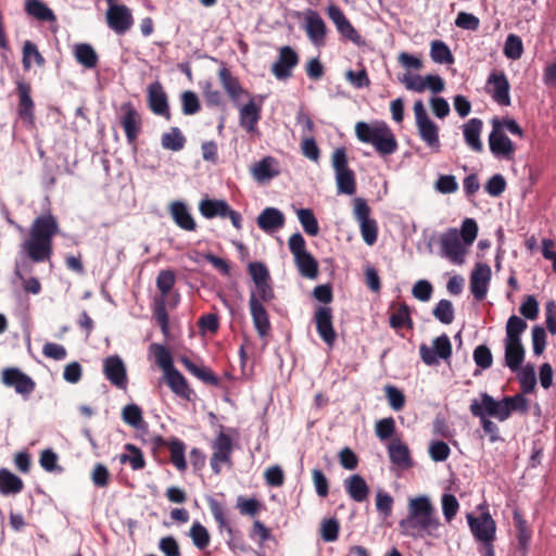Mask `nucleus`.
Wrapping results in <instances>:
<instances>
[{"instance_id": "obj_54", "label": "nucleus", "mask_w": 556, "mask_h": 556, "mask_svg": "<svg viewBox=\"0 0 556 556\" xmlns=\"http://www.w3.org/2000/svg\"><path fill=\"white\" fill-rule=\"evenodd\" d=\"M503 52L507 59H520L523 53V45L521 38L515 34H509L506 38Z\"/></svg>"}, {"instance_id": "obj_51", "label": "nucleus", "mask_w": 556, "mask_h": 556, "mask_svg": "<svg viewBox=\"0 0 556 556\" xmlns=\"http://www.w3.org/2000/svg\"><path fill=\"white\" fill-rule=\"evenodd\" d=\"M526 329L527 323L522 318L511 315L506 324L505 341L521 342V334Z\"/></svg>"}, {"instance_id": "obj_3", "label": "nucleus", "mask_w": 556, "mask_h": 556, "mask_svg": "<svg viewBox=\"0 0 556 556\" xmlns=\"http://www.w3.org/2000/svg\"><path fill=\"white\" fill-rule=\"evenodd\" d=\"M355 135L361 142L374 146L376 152L381 156L391 155L399 149L394 132L383 121L357 122Z\"/></svg>"}, {"instance_id": "obj_23", "label": "nucleus", "mask_w": 556, "mask_h": 556, "mask_svg": "<svg viewBox=\"0 0 556 556\" xmlns=\"http://www.w3.org/2000/svg\"><path fill=\"white\" fill-rule=\"evenodd\" d=\"M218 78L222 87L233 103H237L242 96H250V93L241 86L239 79L235 77L226 66L218 70Z\"/></svg>"}, {"instance_id": "obj_19", "label": "nucleus", "mask_w": 556, "mask_h": 556, "mask_svg": "<svg viewBox=\"0 0 556 556\" xmlns=\"http://www.w3.org/2000/svg\"><path fill=\"white\" fill-rule=\"evenodd\" d=\"M491 267L485 263H477L470 274V292L476 301H483L488 294L491 280Z\"/></svg>"}, {"instance_id": "obj_25", "label": "nucleus", "mask_w": 556, "mask_h": 556, "mask_svg": "<svg viewBox=\"0 0 556 556\" xmlns=\"http://www.w3.org/2000/svg\"><path fill=\"white\" fill-rule=\"evenodd\" d=\"M249 306L254 327L260 337H266L270 331V321L267 311L262 303H258L254 293L250 294Z\"/></svg>"}, {"instance_id": "obj_9", "label": "nucleus", "mask_w": 556, "mask_h": 556, "mask_svg": "<svg viewBox=\"0 0 556 556\" xmlns=\"http://www.w3.org/2000/svg\"><path fill=\"white\" fill-rule=\"evenodd\" d=\"M421 361L428 366L440 364L439 358L446 361L452 355V344L447 334L443 333L432 341V348L422 343L419 346Z\"/></svg>"}, {"instance_id": "obj_33", "label": "nucleus", "mask_w": 556, "mask_h": 556, "mask_svg": "<svg viewBox=\"0 0 556 556\" xmlns=\"http://www.w3.org/2000/svg\"><path fill=\"white\" fill-rule=\"evenodd\" d=\"M199 211L207 219L215 217L227 218L229 204L225 200L203 199L199 203Z\"/></svg>"}, {"instance_id": "obj_55", "label": "nucleus", "mask_w": 556, "mask_h": 556, "mask_svg": "<svg viewBox=\"0 0 556 556\" xmlns=\"http://www.w3.org/2000/svg\"><path fill=\"white\" fill-rule=\"evenodd\" d=\"M210 509L218 525L219 530H226L229 536L232 539L235 531L226 518V513L222 504L213 500L210 502Z\"/></svg>"}, {"instance_id": "obj_28", "label": "nucleus", "mask_w": 556, "mask_h": 556, "mask_svg": "<svg viewBox=\"0 0 556 556\" xmlns=\"http://www.w3.org/2000/svg\"><path fill=\"white\" fill-rule=\"evenodd\" d=\"M469 410L472 416L480 419L483 431L490 435V441L495 442L498 440V427L488 418L489 415L483 401L481 400V402H478L477 400H472Z\"/></svg>"}, {"instance_id": "obj_4", "label": "nucleus", "mask_w": 556, "mask_h": 556, "mask_svg": "<svg viewBox=\"0 0 556 556\" xmlns=\"http://www.w3.org/2000/svg\"><path fill=\"white\" fill-rule=\"evenodd\" d=\"M481 400L484 403L486 413L500 421L507 420L511 413L526 414L529 409V401L522 394L514 396H504L501 401H495L490 394L481 393Z\"/></svg>"}, {"instance_id": "obj_62", "label": "nucleus", "mask_w": 556, "mask_h": 556, "mask_svg": "<svg viewBox=\"0 0 556 556\" xmlns=\"http://www.w3.org/2000/svg\"><path fill=\"white\" fill-rule=\"evenodd\" d=\"M175 273L173 270H161L156 277V287L163 296H166L175 285Z\"/></svg>"}, {"instance_id": "obj_18", "label": "nucleus", "mask_w": 556, "mask_h": 556, "mask_svg": "<svg viewBox=\"0 0 556 556\" xmlns=\"http://www.w3.org/2000/svg\"><path fill=\"white\" fill-rule=\"evenodd\" d=\"M103 375L117 389L125 390L127 388V369L118 355H111L103 359Z\"/></svg>"}, {"instance_id": "obj_60", "label": "nucleus", "mask_w": 556, "mask_h": 556, "mask_svg": "<svg viewBox=\"0 0 556 556\" xmlns=\"http://www.w3.org/2000/svg\"><path fill=\"white\" fill-rule=\"evenodd\" d=\"M340 531L339 521L336 518H329L323 521L320 535L325 542H334L338 540Z\"/></svg>"}, {"instance_id": "obj_1", "label": "nucleus", "mask_w": 556, "mask_h": 556, "mask_svg": "<svg viewBox=\"0 0 556 556\" xmlns=\"http://www.w3.org/2000/svg\"><path fill=\"white\" fill-rule=\"evenodd\" d=\"M441 526L437 509L427 495L408 498L407 515L399 521L401 534L413 539L439 538Z\"/></svg>"}, {"instance_id": "obj_34", "label": "nucleus", "mask_w": 556, "mask_h": 556, "mask_svg": "<svg viewBox=\"0 0 556 556\" xmlns=\"http://www.w3.org/2000/svg\"><path fill=\"white\" fill-rule=\"evenodd\" d=\"M214 459H222L224 464L231 465V454L233 450L230 435L220 431L212 444Z\"/></svg>"}, {"instance_id": "obj_38", "label": "nucleus", "mask_w": 556, "mask_h": 556, "mask_svg": "<svg viewBox=\"0 0 556 556\" xmlns=\"http://www.w3.org/2000/svg\"><path fill=\"white\" fill-rule=\"evenodd\" d=\"M278 163L273 156H265L258 163H256L252 173L255 179L258 181L269 180L279 175V169L277 167Z\"/></svg>"}, {"instance_id": "obj_11", "label": "nucleus", "mask_w": 556, "mask_h": 556, "mask_svg": "<svg viewBox=\"0 0 556 556\" xmlns=\"http://www.w3.org/2000/svg\"><path fill=\"white\" fill-rule=\"evenodd\" d=\"M314 323L320 339L332 348L337 341V332L333 327V311L330 306H317L314 312Z\"/></svg>"}, {"instance_id": "obj_7", "label": "nucleus", "mask_w": 556, "mask_h": 556, "mask_svg": "<svg viewBox=\"0 0 556 556\" xmlns=\"http://www.w3.org/2000/svg\"><path fill=\"white\" fill-rule=\"evenodd\" d=\"M492 130L489 135V149L494 157L500 160L513 161L516 153V144L501 131L497 117L491 121Z\"/></svg>"}, {"instance_id": "obj_14", "label": "nucleus", "mask_w": 556, "mask_h": 556, "mask_svg": "<svg viewBox=\"0 0 556 556\" xmlns=\"http://www.w3.org/2000/svg\"><path fill=\"white\" fill-rule=\"evenodd\" d=\"M468 525L472 535L484 544L492 543L495 539L496 525L490 513H482L479 517L467 515Z\"/></svg>"}, {"instance_id": "obj_26", "label": "nucleus", "mask_w": 556, "mask_h": 556, "mask_svg": "<svg viewBox=\"0 0 556 556\" xmlns=\"http://www.w3.org/2000/svg\"><path fill=\"white\" fill-rule=\"evenodd\" d=\"M348 495L357 503H363L368 500L370 489L365 479L355 473L346 478L343 482Z\"/></svg>"}, {"instance_id": "obj_42", "label": "nucleus", "mask_w": 556, "mask_h": 556, "mask_svg": "<svg viewBox=\"0 0 556 556\" xmlns=\"http://www.w3.org/2000/svg\"><path fill=\"white\" fill-rule=\"evenodd\" d=\"M513 519L517 529L518 545L522 549V556H526L531 540V530L528 527L522 514L518 509L514 510Z\"/></svg>"}, {"instance_id": "obj_41", "label": "nucleus", "mask_w": 556, "mask_h": 556, "mask_svg": "<svg viewBox=\"0 0 556 556\" xmlns=\"http://www.w3.org/2000/svg\"><path fill=\"white\" fill-rule=\"evenodd\" d=\"M25 11L28 15L41 22H54V12L41 0H27Z\"/></svg>"}, {"instance_id": "obj_17", "label": "nucleus", "mask_w": 556, "mask_h": 556, "mask_svg": "<svg viewBox=\"0 0 556 556\" xmlns=\"http://www.w3.org/2000/svg\"><path fill=\"white\" fill-rule=\"evenodd\" d=\"M16 92L18 97L17 104V114L22 122L29 126L35 127L36 116H35V103L31 99V87L28 83L23 80L17 81L16 84Z\"/></svg>"}, {"instance_id": "obj_5", "label": "nucleus", "mask_w": 556, "mask_h": 556, "mask_svg": "<svg viewBox=\"0 0 556 556\" xmlns=\"http://www.w3.org/2000/svg\"><path fill=\"white\" fill-rule=\"evenodd\" d=\"M331 164L336 173L338 192L348 195L354 194L356 191L355 174L349 167L348 155L344 148L334 150L331 156Z\"/></svg>"}, {"instance_id": "obj_21", "label": "nucleus", "mask_w": 556, "mask_h": 556, "mask_svg": "<svg viewBox=\"0 0 556 556\" xmlns=\"http://www.w3.org/2000/svg\"><path fill=\"white\" fill-rule=\"evenodd\" d=\"M304 28L307 37L315 47L320 48L326 45L328 28L318 12L314 10L306 12Z\"/></svg>"}, {"instance_id": "obj_45", "label": "nucleus", "mask_w": 556, "mask_h": 556, "mask_svg": "<svg viewBox=\"0 0 556 556\" xmlns=\"http://www.w3.org/2000/svg\"><path fill=\"white\" fill-rule=\"evenodd\" d=\"M125 450L128 454L119 455V462L122 464L128 463L132 470H140L146 467V459L139 447L131 443H127L125 445Z\"/></svg>"}, {"instance_id": "obj_31", "label": "nucleus", "mask_w": 556, "mask_h": 556, "mask_svg": "<svg viewBox=\"0 0 556 556\" xmlns=\"http://www.w3.org/2000/svg\"><path fill=\"white\" fill-rule=\"evenodd\" d=\"M169 389L179 397L190 401L193 390L189 387L187 379L176 368L165 375Z\"/></svg>"}, {"instance_id": "obj_61", "label": "nucleus", "mask_w": 556, "mask_h": 556, "mask_svg": "<svg viewBox=\"0 0 556 556\" xmlns=\"http://www.w3.org/2000/svg\"><path fill=\"white\" fill-rule=\"evenodd\" d=\"M376 435L381 440H389L395 432V420L392 417L380 419L375 426Z\"/></svg>"}, {"instance_id": "obj_50", "label": "nucleus", "mask_w": 556, "mask_h": 556, "mask_svg": "<svg viewBox=\"0 0 556 556\" xmlns=\"http://www.w3.org/2000/svg\"><path fill=\"white\" fill-rule=\"evenodd\" d=\"M150 349L154 355L156 364L164 370L165 375L175 369L173 365V357L164 345L152 343Z\"/></svg>"}, {"instance_id": "obj_40", "label": "nucleus", "mask_w": 556, "mask_h": 556, "mask_svg": "<svg viewBox=\"0 0 556 556\" xmlns=\"http://www.w3.org/2000/svg\"><path fill=\"white\" fill-rule=\"evenodd\" d=\"M24 489L23 480L9 469H0V493L3 495L17 494Z\"/></svg>"}, {"instance_id": "obj_48", "label": "nucleus", "mask_w": 556, "mask_h": 556, "mask_svg": "<svg viewBox=\"0 0 556 556\" xmlns=\"http://www.w3.org/2000/svg\"><path fill=\"white\" fill-rule=\"evenodd\" d=\"M31 60H34L35 64L40 67L43 66L46 63V60L39 52L37 46L34 42L26 40L23 46L22 60L24 70L27 71L31 67Z\"/></svg>"}, {"instance_id": "obj_13", "label": "nucleus", "mask_w": 556, "mask_h": 556, "mask_svg": "<svg viewBox=\"0 0 556 556\" xmlns=\"http://www.w3.org/2000/svg\"><path fill=\"white\" fill-rule=\"evenodd\" d=\"M105 18L108 26L117 35H124L134 24L131 11L125 4L111 3L108 8Z\"/></svg>"}, {"instance_id": "obj_49", "label": "nucleus", "mask_w": 556, "mask_h": 556, "mask_svg": "<svg viewBox=\"0 0 556 556\" xmlns=\"http://www.w3.org/2000/svg\"><path fill=\"white\" fill-rule=\"evenodd\" d=\"M122 419L125 424L141 429L146 426L143 420L142 410L137 404H127L123 407Z\"/></svg>"}, {"instance_id": "obj_32", "label": "nucleus", "mask_w": 556, "mask_h": 556, "mask_svg": "<svg viewBox=\"0 0 556 556\" xmlns=\"http://www.w3.org/2000/svg\"><path fill=\"white\" fill-rule=\"evenodd\" d=\"M420 139L434 152L440 151L439 126L431 119L416 124Z\"/></svg>"}, {"instance_id": "obj_6", "label": "nucleus", "mask_w": 556, "mask_h": 556, "mask_svg": "<svg viewBox=\"0 0 556 556\" xmlns=\"http://www.w3.org/2000/svg\"><path fill=\"white\" fill-rule=\"evenodd\" d=\"M118 121L125 132L127 143L135 146L142 131V117L134 103L127 101L121 104L118 110Z\"/></svg>"}, {"instance_id": "obj_20", "label": "nucleus", "mask_w": 556, "mask_h": 556, "mask_svg": "<svg viewBox=\"0 0 556 556\" xmlns=\"http://www.w3.org/2000/svg\"><path fill=\"white\" fill-rule=\"evenodd\" d=\"M298 63V53L291 47L283 46L279 48L278 59L271 65V73L278 80H287L292 76V71Z\"/></svg>"}, {"instance_id": "obj_47", "label": "nucleus", "mask_w": 556, "mask_h": 556, "mask_svg": "<svg viewBox=\"0 0 556 556\" xmlns=\"http://www.w3.org/2000/svg\"><path fill=\"white\" fill-rule=\"evenodd\" d=\"M430 56L433 62L439 64L454 63V56L448 46L442 40H433L431 42Z\"/></svg>"}, {"instance_id": "obj_59", "label": "nucleus", "mask_w": 556, "mask_h": 556, "mask_svg": "<svg viewBox=\"0 0 556 556\" xmlns=\"http://www.w3.org/2000/svg\"><path fill=\"white\" fill-rule=\"evenodd\" d=\"M181 110L185 115H193L201 109L198 96L190 90L184 91L180 96Z\"/></svg>"}, {"instance_id": "obj_16", "label": "nucleus", "mask_w": 556, "mask_h": 556, "mask_svg": "<svg viewBox=\"0 0 556 556\" xmlns=\"http://www.w3.org/2000/svg\"><path fill=\"white\" fill-rule=\"evenodd\" d=\"M147 102L148 108L153 114L162 116L166 121H169L172 118L167 93L165 92L163 85L159 80L148 86Z\"/></svg>"}, {"instance_id": "obj_27", "label": "nucleus", "mask_w": 556, "mask_h": 556, "mask_svg": "<svg viewBox=\"0 0 556 556\" xmlns=\"http://www.w3.org/2000/svg\"><path fill=\"white\" fill-rule=\"evenodd\" d=\"M285 215L278 208L266 207L257 217V226L265 232H274L285 225Z\"/></svg>"}, {"instance_id": "obj_22", "label": "nucleus", "mask_w": 556, "mask_h": 556, "mask_svg": "<svg viewBox=\"0 0 556 556\" xmlns=\"http://www.w3.org/2000/svg\"><path fill=\"white\" fill-rule=\"evenodd\" d=\"M488 84L492 88V98L496 103L505 106L510 105V86L506 75L503 72L492 73L488 78Z\"/></svg>"}, {"instance_id": "obj_53", "label": "nucleus", "mask_w": 556, "mask_h": 556, "mask_svg": "<svg viewBox=\"0 0 556 556\" xmlns=\"http://www.w3.org/2000/svg\"><path fill=\"white\" fill-rule=\"evenodd\" d=\"M298 218L308 236H317L319 232V226L317 218L315 217L311 208H300L296 212Z\"/></svg>"}, {"instance_id": "obj_15", "label": "nucleus", "mask_w": 556, "mask_h": 556, "mask_svg": "<svg viewBox=\"0 0 556 556\" xmlns=\"http://www.w3.org/2000/svg\"><path fill=\"white\" fill-rule=\"evenodd\" d=\"M328 17L336 25L338 33L346 40L355 43L356 46H363L364 40L344 12L336 4H330L327 8Z\"/></svg>"}, {"instance_id": "obj_57", "label": "nucleus", "mask_w": 556, "mask_h": 556, "mask_svg": "<svg viewBox=\"0 0 556 556\" xmlns=\"http://www.w3.org/2000/svg\"><path fill=\"white\" fill-rule=\"evenodd\" d=\"M433 316L444 325H450L454 320V308L450 300H440L432 312Z\"/></svg>"}, {"instance_id": "obj_44", "label": "nucleus", "mask_w": 556, "mask_h": 556, "mask_svg": "<svg viewBox=\"0 0 556 556\" xmlns=\"http://www.w3.org/2000/svg\"><path fill=\"white\" fill-rule=\"evenodd\" d=\"M295 265L300 274L306 278H316L318 275V263L307 251L294 256Z\"/></svg>"}, {"instance_id": "obj_56", "label": "nucleus", "mask_w": 556, "mask_h": 556, "mask_svg": "<svg viewBox=\"0 0 556 556\" xmlns=\"http://www.w3.org/2000/svg\"><path fill=\"white\" fill-rule=\"evenodd\" d=\"M190 538L199 549H204L210 545L211 536L207 529L195 521L190 528Z\"/></svg>"}, {"instance_id": "obj_37", "label": "nucleus", "mask_w": 556, "mask_h": 556, "mask_svg": "<svg viewBox=\"0 0 556 556\" xmlns=\"http://www.w3.org/2000/svg\"><path fill=\"white\" fill-rule=\"evenodd\" d=\"M179 362L190 374L204 383L215 387L219 384V378L210 368L198 366L187 356L180 357Z\"/></svg>"}, {"instance_id": "obj_2", "label": "nucleus", "mask_w": 556, "mask_h": 556, "mask_svg": "<svg viewBox=\"0 0 556 556\" xmlns=\"http://www.w3.org/2000/svg\"><path fill=\"white\" fill-rule=\"evenodd\" d=\"M59 223L51 213L40 215L34 219L29 237L22 244V250L34 263H42L51 258L53 253V238L59 233Z\"/></svg>"}, {"instance_id": "obj_52", "label": "nucleus", "mask_w": 556, "mask_h": 556, "mask_svg": "<svg viewBox=\"0 0 556 556\" xmlns=\"http://www.w3.org/2000/svg\"><path fill=\"white\" fill-rule=\"evenodd\" d=\"M518 371V381L520 383V389L522 393H532L536 384V377L533 365L528 364L523 368L520 367Z\"/></svg>"}, {"instance_id": "obj_35", "label": "nucleus", "mask_w": 556, "mask_h": 556, "mask_svg": "<svg viewBox=\"0 0 556 556\" xmlns=\"http://www.w3.org/2000/svg\"><path fill=\"white\" fill-rule=\"evenodd\" d=\"M525 359V348L521 342L505 341V364L511 371H518Z\"/></svg>"}, {"instance_id": "obj_46", "label": "nucleus", "mask_w": 556, "mask_h": 556, "mask_svg": "<svg viewBox=\"0 0 556 556\" xmlns=\"http://www.w3.org/2000/svg\"><path fill=\"white\" fill-rule=\"evenodd\" d=\"M161 143L164 149L176 152L184 149L186 138L178 127H172L169 131L162 135Z\"/></svg>"}, {"instance_id": "obj_30", "label": "nucleus", "mask_w": 556, "mask_h": 556, "mask_svg": "<svg viewBox=\"0 0 556 556\" xmlns=\"http://www.w3.org/2000/svg\"><path fill=\"white\" fill-rule=\"evenodd\" d=\"M172 218L176 225L187 231H194L197 223L184 202L175 201L169 206Z\"/></svg>"}, {"instance_id": "obj_24", "label": "nucleus", "mask_w": 556, "mask_h": 556, "mask_svg": "<svg viewBox=\"0 0 556 556\" xmlns=\"http://www.w3.org/2000/svg\"><path fill=\"white\" fill-rule=\"evenodd\" d=\"M464 140L466 144L476 153L483 151V143L481 141V134L483 129V122L480 118H470L462 126Z\"/></svg>"}, {"instance_id": "obj_43", "label": "nucleus", "mask_w": 556, "mask_h": 556, "mask_svg": "<svg viewBox=\"0 0 556 556\" xmlns=\"http://www.w3.org/2000/svg\"><path fill=\"white\" fill-rule=\"evenodd\" d=\"M167 448L170 454L172 464L177 470L181 472L185 471L187 469V462L185 457L186 444L177 438H172L169 439Z\"/></svg>"}, {"instance_id": "obj_64", "label": "nucleus", "mask_w": 556, "mask_h": 556, "mask_svg": "<svg viewBox=\"0 0 556 556\" xmlns=\"http://www.w3.org/2000/svg\"><path fill=\"white\" fill-rule=\"evenodd\" d=\"M441 503L443 516L447 522H451L459 509V503L453 494H443Z\"/></svg>"}, {"instance_id": "obj_29", "label": "nucleus", "mask_w": 556, "mask_h": 556, "mask_svg": "<svg viewBox=\"0 0 556 556\" xmlns=\"http://www.w3.org/2000/svg\"><path fill=\"white\" fill-rule=\"evenodd\" d=\"M262 106L256 104L251 99L247 104L242 105L239 110L240 126L249 132L256 129V125L261 119Z\"/></svg>"}, {"instance_id": "obj_36", "label": "nucleus", "mask_w": 556, "mask_h": 556, "mask_svg": "<svg viewBox=\"0 0 556 556\" xmlns=\"http://www.w3.org/2000/svg\"><path fill=\"white\" fill-rule=\"evenodd\" d=\"M73 53L76 62L88 70L97 67L99 63V56L90 43L75 45Z\"/></svg>"}, {"instance_id": "obj_10", "label": "nucleus", "mask_w": 556, "mask_h": 556, "mask_svg": "<svg viewBox=\"0 0 556 556\" xmlns=\"http://www.w3.org/2000/svg\"><path fill=\"white\" fill-rule=\"evenodd\" d=\"M440 244L442 255L451 263L463 265L465 263L466 249L463 245L459 232L456 228H450L441 235Z\"/></svg>"}, {"instance_id": "obj_63", "label": "nucleus", "mask_w": 556, "mask_h": 556, "mask_svg": "<svg viewBox=\"0 0 556 556\" xmlns=\"http://www.w3.org/2000/svg\"><path fill=\"white\" fill-rule=\"evenodd\" d=\"M386 397L391 408L395 412L401 410L405 405V395L401 390L394 386H387L384 388Z\"/></svg>"}, {"instance_id": "obj_39", "label": "nucleus", "mask_w": 556, "mask_h": 556, "mask_svg": "<svg viewBox=\"0 0 556 556\" xmlns=\"http://www.w3.org/2000/svg\"><path fill=\"white\" fill-rule=\"evenodd\" d=\"M388 450H389L390 460L394 465H396L403 469L409 468L412 466V458H410L408 446L406 444L400 442L399 440L392 441L389 444Z\"/></svg>"}, {"instance_id": "obj_8", "label": "nucleus", "mask_w": 556, "mask_h": 556, "mask_svg": "<svg viewBox=\"0 0 556 556\" xmlns=\"http://www.w3.org/2000/svg\"><path fill=\"white\" fill-rule=\"evenodd\" d=\"M371 210L363 198L354 199V215L359 223L362 238L368 245H374L378 238L377 222L370 218Z\"/></svg>"}, {"instance_id": "obj_58", "label": "nucleus", "mask_w": 556, "mask_h": 556, "mask_svg": "<svg viewBox=\"0 0 556 556\" xmlns=\"http://www.w3.org/2000/svg\"><path fill=\"white\" fill-rule=\"evenodd\" d=\"M389 321L393 329H400L404 326L413 328V320L406 304H402L395 313L391 314Z\"/></svg>"}, {"instance_id": "obj_12", "label": "nucleus", "mask_w": 556, "mask_h": 556, "mask_svg": "<svg viewBox=\"0 0 556 556\" xmlns=\"http://www.w3.org/2000/svg\"><path fill=\"white\" fill-rule=\"evenodd\" d=\"M1 382L5 387L13 388L16 393L24 397L31 394L36 388L35 381L16 367H7L2 369Z\"/></svg>"}]
</instances>
